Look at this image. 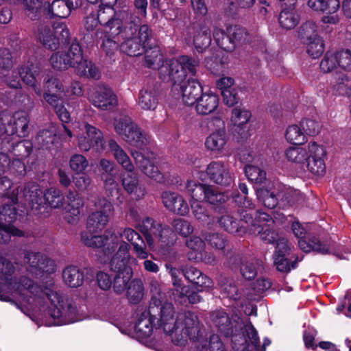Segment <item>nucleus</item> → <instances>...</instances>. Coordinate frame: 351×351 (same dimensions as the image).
<instances>
[{
  "mask_svg": "<svg viewBox=\"0 0 351 351\" xmlns=\"http://www.w3.org/2000/svg\"><path fill=\"white\" fill-rule=\"evenodd\" d=\"M127 297L130 303L138 304L143 297V285L141 280L135 278L130 282L127 288Z\"/></svg>",
  "mask_w": 351,
  "mask_h": 351,
  "instance_id": "nucleus-50",
  "label": "nucleus"
},
{
  "mask_svg": "<svg viewBox=\"0 0 351 351\" xmlns=\"http://www.w3.org/2000/svg\"><path fill=\"white\" fill-rule=\"evenodd\" d=\"M69 45L66 51H58L51 55L49 59L51 66L58 71L73 67L80 77L99 79L98 68L91 61L84 59L82 47L76 38Z\"/></svg>",
  "mask_w": 351,
  "mask_h": 351,
  "instance_id": "nucleus-3",
  "label": "nucleus"
},
{
  "mask_svg": "<svg viewBox=\"0 0 351 351\" xmlns=\"http://www.w3.org/2000/svg\"><path fill=\"white\" fill-rule=\"evenodd\" d=\"M182 275L197 291H202L204 289L213 286L212 279L193 266L183 267Z\"/></svg>",
  "mask_w": 351,
  "mask_h": 351,
  "instance_id": "nucleus-24",
  "label": "nucleus"
},
{
  "mask_svg": "<svg viewBox=\"0 0 351 351\" xmlns=\"http://www.w3.org/2000/svg\"><path fill=\"white\" fill-rule=\"evenodd\" d=\"M219 103V98L217 94L211 91L204 93L195 103V108L198 114L208 115L217 110Z\"/></svg>",
  "mask_w": 351,
  "mask_h": 351,
  "instance_id": "nucleus-30",
  "label": "nucleus"
},
{
  "mask_svg": "<svg viewBox=\"0 0 351 351\" xmlns=\"http://www.w3.org/2000/svg\"><path fill=\"white\" fill-rule=\"evenodd\" d=\"M191 351H227L223 342L218 335H210L208 341L205 343L199 341L195 345V349Z\"/></svg>",
  "mask_w": 351,
  "mask_h": 351,
  "instance_id": "nucleus-48",
  "label": "nucleus"
},
{
  "mask_svg": "<svg viewBox=\"0 0 351 351\" xmlns=\"http://www.w3.org/2000/svg\"><path fill=\"white\" fill-rule=\"evenodd\" d=\"M192 213L195 218L202 223L209 224L213 216L208 208L202 202H193L191 204Z\"/></svg>",
  "mask_w": 351,
  "mask_h": 351,
  "instance_id": "nucleus-59",
  "label": "nucleus"
},
{
  "mask_svg": "<svg viewBox=\"0 0 351 351\" xmlns=\"http://www.w3.org/2000/svg\"><path fill=\"white\" fill-rule=\"evenodd\" d=\"M122 174L121 184L124 190L129 195H134L136 199H140L145 195V189L138 187V178L137 174L132 170H126Z\"/></svg>",
  "mask_w": 351,
  "mask_h": 351,
  "instance_id": "nucleus-33",
  "label": "nucleus"
},
{
  "mask_svg": "<svg viewBox=\"0 0 351 351\" xmlns=\"http://www.w3.org/2000/svg\"><path fill=\"white\" fill-rule=\"evenodd\" d=\"M114 125L116 132L131 145L143 149L149 143V136L142 131L130 117L115 119Z\"/></svg>",
  "mask_w": 351,
  "mask_h": 351,
  "instance_id": "nucleus-7",
  "label": "nucleus"
},
{
  "mask_svg": "<svg viewBox=\"0 0 351 351\" xmlns=\"http://www.w3.org/2000/svg\"><path fill=\"white\" fill-rule=\"evenodd\" d=\"M136 38L145 48L154 46L156 43L154 33L150 26L147 24L139 25Z\"/></svg>",
  "mask_w": 351,
  "mask_h": 351,
  "instance_id": "nucleus-57",
  "label": "nucleus"
},
{
  "mask_svg": "<svg viewBox=\"0 0 351 351\" xmlns=\"http://www.w3.org/2000/svg\"><path fill=\"white\" fill-rule=\"evenodd\" d=\"M229 138L225 129H218L207 136L205 141L206 149L213 153L221 154L225 149Z\"/></svg>",
  "mask_w": 351,
  "mask_h": 351,
  "instance_id": "nucleus-32",
  "label": "nucleus"
},
{
  "mask_svg": "<svg viewBox=\"0 0 351 351\" xmlns=\"http://www.w3.org/2000/svg\"><path fill=\"white\" fill-rule=\"evenodd\" d=\"M162 310L161 317L158 319L157 324L158 328H162L165 332H169L172 330V325L176 321L174 307L171 303L165 302Z\"/></svg>",
  "mask_w": 351,
  "mask_h": 351,
  "instance_id": "nucleus-43",
  "label": "nucleus"
},
{
  "mask_svg": "<svg viewBox=\"0 0 351 351\" xmlns=\"http://www.w3.org/2000/svg\"><path fill=\"white\" fill-rule=\"evenodd\" d=\"M145 51L143 53L145 54V66L149 69H158L159 70V66L165 61L160 47L156 43L155 45L145 47Z\"/></svg>",
  "mask_w": 351,
  "mask_h": 351,
  "instance_id": "nucleus-45",
  "label": "nucleus"
},
{
  "mask_svg": "<svg viewBox=\"0 0 351 351\" xmlns=\"http://www.w3.org/2000/svg\"><path fill=\"white\" fill-rule=\"evenodd\" d=\"M62 278L70 287L77 288L82 285L84 274L77 267L70 265L63 270Z\"/></svg>",
  "mask_w": 351,
  "mask_h": 351,
  "instance_id": "nucleus-42",
  "label": "nucleus"
},
{
  "mask_svg": "<svg viewBox=\"0 0 351 351\" xmlns=\"http://www.w3.org/2000/svg\"><path fill=\"white\" fill-rule=\"evenodd\" d=\"M132 157L138 168L146 176L155 180L158 182H164V176L160 171L158 167L151 161V160L145 156V155L138 151L132 153Z\"/></svg>",
  "mask_w": 351,
  "mask_h": 351,
  "instance_id": "nucleus-27",
  "label": "nucleus"
},
{
  "mask_svg": "<svg viewBox=\"0 0 351 351\" xmlns=\"http://www.w3.org/2000/svg\"><path fill=\"white\" fill-rule=\"evenodd\" d=\"M44 193L36 182H28L25 186H19L12 191L10 200L17 203L19 198L28 202L32 209L39 210L43 206Z\"/></svg>",
  "mask_w": 351,
  "mask_h": 351,
  "instance_id": "nucleus-13",
  "label": "nucleus"
},
{
  "mask_svg": "<svg viewBox=\"0 0 351 351\" xmlns=\"http://www.w3.org/2000/svg\"><path fill=\"white\" fill-rule=\"evenodd\" d=\"M43 199L42 207L46 206L51 208H58L63 206L64 196L58 189L50 188L44 193Z\"/></svg>",
  "mask_w": 351,
  "mask_h": 351,
  "instance_id": "nucleus-47",
  "label": "nucleus"
},
{
  "mask_svg": "<svg viewBox=\"0 0 351 351\" xmlns=\"http://www.w3.org/2000/svg\"><path fill=\"white\" fill-rule=\"evenodd\" d=\"M82 2L83 0H53L52 3L46 1L45 19H66L73 10L82 6Z\"/></svg>",
  "mask_w": 351,
  "mask_h": 351,
  "instance_id": "nucleus-16",
  "label": "nucleus"
},
{
  "mask_svg": "<svg viewBox=\"0 0 351 351\" xmlns=\"http://www.w3.org/2000/svg\"><path fill=\"white\" fill-rule=\"evenodd\" d=\"M159 100L158 92L154 88H143L138 94V103L145 110H154Z\"/></svg>",
  "mask_w": 351,
  "mask_h": 351,
  "instance_id": "nucleus-36",
  "label": "nucleus"
},
{
  "mask_svg": "<svg viewBox=\"0 0 351 351\" xmlns=\"http://www.w3.org/2000/svg\"><path fill=\"white\" fill-rule=\"evenodd\" d=\"M216 44L222 50L232 52L240 45L249 41V34L240 25H229L226 29L215 27L213 32Z\"/></svg>",
  "mask_w": 351,
  "mask_h": 351,
  "instance_id": "nucleus-6",
  "label": "nucleus"
},
{
  "mask_svg": "<svg viewBox=\"0 0 351 351\" xmlns=\"http://www.w3.org/2000/svg\"><path fill=\"white\" fill-rule=\"evenodd\" d=\"M108 145L117 161L121 164L125 170L134 169V165H132L129 156L118 145L115 140L112 138L109 139L108 141Z\"/></svg>",
  "mask_w": 351,
  "mask_h": 351,
  "instance_id": "nucleus-46",
  "label": "nucleus"
},
{
  "mask_svg": "<svg viewBox=\"0 0 351 351\" xmlns=\"http://www.w3.org/2000/svg\"><path fill=\"white\" fill-rule=\"evenodd\" d=\"M307 4L314 11L326 14H335L340 8L339 0H308Z\"/></svg>",
  "mask_w": 351,
  "mask_h": 351,
  "instance_id": "nucleus-44",
  "label": "nucleus"
},
{
  "mask_svg": "<svg viewBox=\"0 0 351 351\" xmlns=\"http://www.w3.org/2000/svg\"><path fill=\"white\" fill-rule=\"evenodd\" d=\"M256 195L259 202H262L265 207L274 209L278 204V199L274 191L265 187L255 189Z\"/></svg>",
  "mask_w": 351,
  "mask_h": 351,
  "instance_id": "nucleus-49",
  "label": "nucleus"
},
{
  "mask_svg": "<svg viewBox=\"0 0 351 351\" xmlns=\"http://www.w3.org/2000/svg\"><path fill=\"white\" fill-rule=\"evenodd\" d=\"M36 141L43 149H51L56 143H58L57 135L51 130H43L36 136Z\"/></svg>",
  "mask_w": 351,
  "mask_h": 351,
  "instance_id": "nucleus-53",
  "label": "nucleus"
},
{
  "mask_svg": "<svg viewBox=\"0 0 351 351\" xmlns=\"http://www.w3.org/2000/svg\"><path fill=\"white\" fill-rule=\"evenodd\" d=\"M98 19L99 24L107 26L110 32L115 27H120L121 17L123 18L127 14L125 12H117L112 6L99 5L96 12H94Z\"/></svg>",
  "mask_w": 351,
  "mask_h": 351,
  "instance_id": "nucleus-25",
  "label": "nucleus"
},
{
  "mask_svg": "<svg viewBox=\"0 0 351 351\" xmlns=\"http://www.w3.org/2000/svg\"><path fill=\"white\" fill-rule=\"evenodd\" d=\"M164 206L171 212L184 216L189 212L186 201L178 193L164 191L161 195Z\"/></svg>",
  "mask_w": 351,
  "mask_h": 351,
  "instance_id": "nucleus-26",
  "label": "nucleus"
},
{
  "mask_svg": "<svg viewBox=\"0 0 351 351\" xmlns=\"http://www.w3.org/2000/svg\"><path fill=\"white\" fill-rule=\"evenodd\" d=\"M285 138L289 143L296 145H302L307 141L302 127L298 125H291L287 128Z\"/></svg>",
  "mask_w": 351,
  "mask_h": 351,
  "instance_id": "nucleus-54",
  "label": "nucleus"
},
{
  "mask_svg": "<svg viewBox=\"0 0 351 351\" xmlns=\"http://www.w3.org/2000/svg\"><path fill=\"white\" fill-rule=\"evenodd\" d=\"M251 116V112L249 110H242L238 108L232 110V118L234 122L233 135L237 142L241 145H243L251 136L250 130H247V124Z\"/></svg>",
  "mask_w": 351,
  "mask_h": 351,
  "instance_id": "nucleus-21",
  "label": "nucleus"
},
{
  "mask_svg": "<svg viewBox=\"0 0 351 351\" xmlns=\"http://www.w3.org/2000/svg\"><path fill=\"white\" fill-rule=\"evenodd\" d=\"M95 204L97 210L88 215L86 230L81 232V241L86 247L98 249L117 236L112 229H106L102 234H96L108 225L110 215L114 211V206L106 197L98 198Z\"/></svg>",
  "mask_w": 351,
  "mask_h": 351,
  "instance_id": "nucleus-2",
  "label": "nucleus"
},
{
  "mask_svg": "<svg viewBox=\"0 0 351 351\" xmlns=\"http://www.w3.org/2000/svg\"><path fill=\"white\" fill-rule=\"evenodd\" d=\"M288 160L299 163L315 175H322L326 171L325 149L316 142H310L308 149L302 147H289L285 152Z\"/></svg>",
  "mask_w": 351,
  "mask_h": 351,
  "instance_id": "nucleus-5",
  "label": "nucleus"
},
{
  "mask_svg": "<svg viewBox=\"0 0 351 351\" xmlns=\"http://www.w3.org/2000/svg\"><path fill=\"white\" fill-rule=\"evenodd\" d=\"M179 64H180L181 69L184 71L185 78L187 74L195 76L197 72V67L199 66V61L193 57L182 55L177 58Z\"/></svg>",
  "mask_w": 351,
  "mask_h": 351,
  "instance_id": "nucleus-61",
  "label": "nucleus"
},
{
  "mask_svg": "<svg viewBox=\"0 0 351 351\" xmlns=\"http://www.w3.org/2000/svg\"><path fill=\"white\" fill-rule=\"evenodd\" d=\"M291 230L298 239V246L304 253L315 252L322 255L330 254L329 245L322 242L315 234L306 231L301 223L295 221L291 224Z\"/></svg>",
  "mask_w": 351,
  "mask_h": 351,
  "instance_id": "nucleus-10",
  "label": "nucleus"
},
{
  "mask_svg": "<svg viewBox=\"0 0 351 351\" xmlns=\"http://www.w3.org/2000/svg\"><path fill=\"white\" fill-rule=\"evenodd\" d=\"M54 33L50 30L43 34V45L51 51L57 50L60 46L67 47L71 45V37L66 25L63 23H57L53 25Z\"/></svg>",
  "mask_w": 351,
  "mask_h": 351,
  "instance_id": "nucleus-14",
  "label": "nucleus"
},
{
  "mask_svg": "<svg viewBox=\"0 0 351 351\" xmlns=\"http://www.w3.org/2000/svg\"><path fill=\"white\" fill-rule=\"evenodd\" d=\"M176 320H179V326L189 335L191 341L197 343L202 338V332L197 315L190 311L179 314Z\"/></svg>",
  "mask_w": 351,
  "mask_h": 351,
  "instance_id": "nucleus-22",
  "label": "nucleus"
},
{
  "mask_svg": "<svg viewBox=\"0 0 351 351\" xmlns=\"http://www.w3.org/2000/svg\"><path fill=\"white\" fill-rule=\"evenodd\" d=\"M212 41L211 32L209 27L202 25L193 36V45L199 53H202L208 49Z\"/></svg>",
  "mask_w": 351,
  "mask_h": 351,
  "instance_id": "nucleus-41",
  "label": "nucleus"
},
{
  "mask_svg": "<svg viewBox=\"0 0 351 351\" xmlns=\"http://www.w3.org/2000/svg\"><path fill=\"white\" fill-rule=\"evenodd\" d=\"M245 173L247 179L256 184L261 185L267 181L265 171L258 166L247 165L245 168Z\"/></svg>",
  "mask_w": 351,
  "mask_h": 351,
  "instance_id": "nucleus-58",
  "label": "nucleus"
},
{
  "mask_svg": "<svg viewBox=\"0 0 351 351\" xmlns=\"http://www.w3.org/2000/svg\"><path fill=\"white\" fill-rule=\"evenodd\" d=\"M179 86L182 92L183 102L189 106H193L199 97L204 93L201 83L196 79L189 78Z\"/></svg>",
  "mask_w": 351,
  "mask_h": 351,
  "instance_id": "nucleus-28",
  "label": "nucleus"
},
{
  "mask_svg": "<svg viewBox=\"0 0 351 351\" xmlns=\"http://www.w3.org/2000/svg\"><path fill=\"white\" fill-rule=\"evenodd\" d=\"M139 23V19L132 20L131 18L130 21L125 23L121 19L120 27H115L111 33L114 35H120L124 40L136 38V34L140 25Z\"/></svg>",
  "mask_w": 351,
  "mask_h": 351,
  "instance_id": "nucleus-40",
  "label": "nucleus"
},
{
  "mask_svg": "<svg viewBox=\"0 0 351 351\" xmlns=\"http://www.w3.org/2000/svg\"><path fill=\"white\" fill-rule=\"evenodd\" d=\"M20 284L35 296L46 297L50 301L53 306L49 308V313L57 325L69 324L79 319L77 308L73 299L63 298L51 288L38 285L26 276L21 277Z\"/></svg>",
  "mask_w": 351,
  "mask_h": 351,
  "instance_id": "nucleus-1",
  "label": "nucleus"
},
{
  "mask_svg": "<svg viewBox=\"0 0 351 351\" xmlns=\"http://www.w3.org/2000/svg\"><path fill=\"white\" fill-rule=\"evenodd\" d=\"M120 50L130 57H137L143 54L145 47L136 38L125 39L120 45Z\"/></svg>",
  "mask_w": 351,
  "mask_h": 351,
  "instance_id": "nucleus-51",
  "label": "nucleus"
},
{
  "mask_svg": "<svg viewBox=\"0 0 351 351\" xmlns=\"http://www.w3.org/2000/svg\"><path fill=\"white\" fill-rule=\"evenodd\" d=\"M102 178L104 180V187L107 197L112 200L117 199L121 203L122 200L120 199L121 189L112 175H103Z\"/></svg>",
  "mask_w": 351,
  "mask_h": 351,
  "instance_id": "nucleus-60",
  "label": "nucleus"
},
{
  "mask_svg": "<svg viewBox=\"0 0 351 351\" xmlns=\"http://www.w3.org/2000/svg\"><path fill=\"white\" fill-rule=\"evenodd\" d=\"M210 317L218 332L226 337H232V341L236 343L238 335L242 333V319L237 315L230 316L223 309L213 311Z\"/></svg>",
  "mask_w": 351,
  "mask_h": 351,
  "instance_id": "nucleus-9",
  "label": "nucleus"
},
{
  "mask_svg": "<svg viewBox=\"0 0 351 351\" xmlns=\"http://www.w3.org/2000/svg\"><path fill=\"white\" fill-rule=\"evenodd\" d=\"M23 4L25 14L32 20L36 21L43 18L45 22L46 1L43 0H23Z\"/></svg>",
  "mask_w": 351,
  "mask_h": 351,
  "instance_id": "nucleus-35",
  "label": "nucleus"
},
{
  "mask_svg": "<svg viewBox=\"0 0 351 351\" xmlns=\"http://www.w3.org/2000/svg\"><path fill=\"white\" fill-rule=\"evenodd\" d=\"M158 73L162 81L171 83L173 86H179L185 80L184 71L181 69L177 58L165 60L159 66Z\"/></svg>",
  "mask_w": 351,
  "mask_h": 351,
  "instance_id": "nucleus-17",
  "label": "nucleus"
},
{
  "mask_svg": "<svg viewBox=\"0 0 351 351\" xmlns=\"http://www.w3.org/2000/svg\"><path fill=\"white\" fill-rule=\"evenodd\" d=\"M173 328L169 332H165L167 335H171L172 342L174 345L178 346H184L187 342V339H189V335L186 334V332L184 330V328H181L179 326V320H176L172 325Z\"/></svg>",
  "mask_w": 351,
  "mask_h": 351,
  "instance_id": "nucleus-64",
  "label": "nucleus"
},
{
  "mask_svg": "<svg viewBox=\"0 0 351 351\" xmlns=\"http://www.w3.org/2000/svg\"><path fill=\"white\" fill-rule=\"evenodd\" d=\"M199 174L202 181H209L223 188L232 187L234 183V176L230 171L229 164L223 160H212Z\"/></svg>",
  "mask_w": 351,
  "mask_h": 351,
  "instance_id": "nucleus-8",
  "label": "nucleus"
},
{
  "mask_svg": "<svg viewBox=\"0 0 351 351\" xmlns=\"http://www.w3.org/2000/svg\"><path fill=\"white\" fill-rule=\"evenodd\" d=\"M144 228L147 232L146 239L149 241L152 235L158 239L163 246H171L176 241L175 232L169 226H162L151 217H146L143 221Z\"/></svg>",
  "mask_w": 351,
  "mask_h": 351,
  "instance_id": "nucleus-15",
  "label": "nucleus"
},
{
  "mask_svg": "<svg viewBox=\"0 0 351 351\" xmlns=\"http://www.w3.org/2000/svg\"><path fill=\"white\" fill-rule=\"evenodd\" d=\"M24 262L28 264L29 271L36 274L44 273L50 274L56 270L55 262L40 252L27 251L24 256Z\"/></svg>",
  "mask_w": 351,
  "mask_h": 351,
  "instance_id": "nucleus-18",
  "label": "nucleus"
},
{
  "mask_svg": "<svg viewBox=\"0 0 351 351\" xmlns=\"http://www.w3.org/2000/svg\"><path fill=\"white\" fill-rule=\"evenodd\" d=\"M12 203L0 207V243H8L12 237L24 236V232L13 225L18 217V210L16 203Z\"/></svg>",
  "mask_w": 351,
  "mask_h": 351,
  "instance_id": "nucleus-12",
  "label": "nucleus"
},
{
  "mask_svg": "<svg viewBox=\"0 0 351 351\" xmlns=\"http://www.w3.org/2000/svg\"><path fill=\"white\" fill-rule=\"evenodd\" d=\"M98 259L102 264L109 265L110 270L113 273L133 271L130 265L135 258L130 256V245L124 241L119 242L117 237L101 246Z\"/></svg>",
  "mask_w": 351,
  "mask_h": 351,
  "instance_id": "nucleus-4",
  "label": "nucleus"
},
{
  "mask_svg": "<svg viewBox=\"0 0 351 351\" xmlns=\"http://www.w3.org/2000/svg\"><path fill=\"white\" fill-rule=\"evenodd\" d=\"M276 246L274 252V264L276 269L281 273H289L298 267V263L302 261L304 256L292 253L291 244L285 238H280L276 243Z\"/></svg>",
  "mask_w": 351,
  "mask_h": 351,
  "instance_id": "nucleus-11",
  "label": "nucleus"
},
{
  "mask_svg": "<svg viewBox=\"0 0 351 351\" xmlns=\"http://www.w3.org/2000/svg\"><path fill=\"white\" fill-rule=\"evenodd\" d=\"M239 189L242 192L243 195H240L239 193L234 195L233 197L234 202L239 207L247 208L249 210L254 209L255 204L253 202L252 199L247 196L248 189L245 183L240 182L239 184Z\"/></svg>",
  "mask_w": 351,
  "mask_h": 351,
  "instance_id": "nucleus-63",
  "label": "nucleus"
},
{
  "mask_svg": "<svg viewBox=\"0 0 351 351\" xmlns=\"http://www.w3.org/2000/svg\"><path fill=\"white\" fill-rule=\"evenodd\" d=\"M86 136L80 137L78 141V146L80 150L88 152L93 149L97 152H101L104 149L105 141L101 131L95 127L87 124L86 125Z\"/></svg>",
  "mask_w": 351,
  "mask_h": 351,
  "instance_id": "nucleus-20",
  "label": "nucleus"
},
{
  "mask_svg": "<svg viewBox=\"0 0 351 351\" xmlns=\"http://www.w3.org/2000/svg\"><path fill=\"white\" fill-rule=\"evenodd\" d=\"M121 237H124L133 245L134 252L140 258L145 259L148 256L146 251V245L141 235L130 228H125L119 232Z\"/></svg>",
  "mask_w": 351,
  "mask_h": 351,
  "instance_id": "nucleus-31",
  "label": "nucleus"
},
{
  "mask_svg": "<svg viewBox=\"0 0 351 351\" xmlns=\"http://www.w3.org/2000/svg\"><path fill=\"white\" fill-rule=\"evenodd\" d=\"M318 36L317 25L313 21L302 23L298 31V37L303 43Z\"/></svg>",
  "mask_w": 351,
  "mask_h": 351,
  "instance_id": "nucleus-55",
  "label": "nucleus"
},
{
  "mask_svg": "<svg viewBox=\"0 0 351 351\" xmlns=\"http://www.w3.org/2000/svg\"><path fill=\"white\" fill-rule=\"evenodd\" d=\"M133 276V271H129L128 274L123 272L114 273V279L112 281V286L115 293L121 294L123 293L131 282V278Z\"/></svg>",
  "mask_w": 351,
  "mask_h": 351,
  "instance_id": "nucleus-62",
  "label": "nucleus"
},
{
  "mask_svg": "<svg viewBox=\"0 0 351 351\" xmlns=\"http://www.w3.org/2000/svg\"><path fill=\"white\" fill-rule=\"evenodd\" d=\"M8 135L25 136L28 134L29 117L25 111H17L12 116L5 113Z\"/></svg>",
  "mask_w": 351,
  "mask_h": 351,
  "instance_id": "nucleus-23",
  "label": "nucleus"
},
{
  "mask_svg": "<svg viewBox=\"0 0 351 351\" xmlns=\"http://www.w3.org/2000/svg\"><path fill=\"white\" fill-rule=\"evenodd\" d=\"M229 199L228 195L210 184L208 188L204 202L210 205L215 212L223 213L226 210V203Z\"/></svg>",
  "mask_w": 351,
  "mask_h": 351,
  "instance_id": "nucleus-29",
  "label": "nucleus"
},
{
  "mask_svg": "<svg viewBox=\"0 0 351 351\" xmlns=\"http://www.w3.org/2000/svg\"><path fill=\"white\" fill-rule=\"evenodd\" d=\"M147 314V313H143L142 312L138 317L134 326L136 333L139 337L143 339L149 337L152 334L153 328L154 327L156 328H159L157 322L155 323L152 318H149L146 315Z\"/></svg>",
  "mask_w": 351,
  "mask_h": 351,
  "instance_id": "nucleus-38",
  "label": "nucleus"
},
{
  "mask_svg": "<svg viewBox=\"0 0 351 351\" xmlns=\"http://www.w3.org/2000/svg\"><path fill=\"white\" fill-rule=\"evenodd\" d=\"M209 184L197 182L193 180H188L186 183H182L178 186V189L185 191L196 202H204L205 194L209 187Z\"/></svg>",
  "mask_w": 351,
  "mask_h": 351,
  "instance_id": "nucleus-34",
  "label": "nucleus"
},
{
  "mask_svg": "<svg viewBox=\"0 0 351 351\" xmlns=\"http://www.w3.org/2000/svg\"><path fill=\"white\" fill-rule=\"evenodd\" d=\"M218 223L221 228L230 234L243 236L247 232V226L242 224V222L230 215H224L218 219Z\"/></svg>",
  "mask_w": 351,
  "mask_h": 351,
  "instance_id": "nucleus-37",
  "label": "nucleus"
},
{
  "mask_svg": "<svg viewBox=\"0 0 351 351\" xmlns=\"http://www.w3.org/2000/svg\"><path fill=\"white\" fill-rule=\"evenodd\" d=\"M88 99L94 106L103 110L113 109L118 102L117 95L106 86H98L89 95Z\"/></svg>",
  "mask_w": 351,
  "mask_h": 351,
  "instance_id": "nucleus-19",
  "label": "nucleus"
},
{
  "mask_svg": "<svg viewBox=\"0 0 351 351\" xmlns=\"http://www.w3.org/2000/svg\"><path fill=\"white\" fill-rule=\"evenodd\" d=\"M241 331L242 333L238 335L237 341H238L239 344L243 345L250 341L254 346L255 351H258L260 348V340L258 332L252 322L249 321L247 324L243 323V328Z\"/></svg>",
  "mask_w": 351,
  "mask_h": 351,
  "instance_id": "nucleus-39",
  "label": "nucleus"
},
{
  "mask_svg": "<svg viewBox=\"0 0 351 351\" xmlns=\"http://www.w3.org/2000/svg\"><path fill=\"white\" fill-rule=\"evenodd\" d=\"M294 9L282 10L278 17L280 25L285 29L294 28L299 23V16L293 11Z\"/></svg>",
  "mask_w": 351,
  "mask_h": 351,
  "instance_id": "nucleus-56",
  "label": "nucleus"
},
{
  "mask_svg": "<svg viewBox=\"0 0 351 351\" xmlns=\"http://www.w3.org/2000/svg\"><path fill=\"white\" fill-rule=\"evenodd\" d=\"M33 149V143L31 141L21 140L16 143L12 142L10 153L16 158L25 159L30 156Z\"/></svg>",
  "mask_w": 351,
  "mask_h": 351,
  "instance_id": "nucleus-52",
  "label": "nucleus"
}]
</instances>
